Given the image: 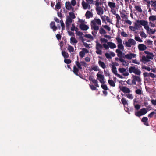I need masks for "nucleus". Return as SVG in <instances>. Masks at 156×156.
<instances>
[{
  "instance_id": "1",
  "label": "nucleus",
  "mask_w": 156,
  "mask_h": 156,
  "mask_svg": "<svg viewBox=\"0 0 156 156\" xmlns=\"http://www.w3.org/2000/svg\"><path fill=\"white\" fill-rule=\"evenodd\" d=\"M96 23L99 25H101V20L99 19H95L94 20H92L91 21V29L94 30L98 31L99 30V27L96 25Z\"/></svg>"
},
{
  "instance_id": "2",
  "label": "nucleus",
  "mask_w": 156,
  "mask_h": 156,
  "mask_svg": "<svg viewBox=\"0 0 156 156\" xmlns=\"http://www.w3.org/2000/svg\"><path fill=\"white\" fill-rule=\"evenodd\" d=\"M144 53L147 54L146 56H143L142 57V60L143 62H149L150 61V59H152L154 57V55L152 53L149 51H145Z\"/></svg>"
},
{
  "instance_id": "3",
  "label": "nucleus",
  "mask_w": 156,
  "mask_h": 156,
  "mask_svg": "<svg viewBox=\"0 0 156 156\" xmlns=\"http://www.w3.org/2000/svg\"><path fill=\"white\" fill-rule=\"evenodd\" d=\"M132 79L133 85H136V81L139 83L141 81L140 77L134 75L132 76Z\"/></svg>"
},
{
  "instance_id": "4",
  "label": "nucleus",
  "mask_w": 156,
  "mask_h": 156,
  "mask_svg": "<svg viewBox=\"0 0 156 156\" xmlns=\"http://www.w3.org/2000/svg\"><path fill=\"white\" fill-rule=\"evenodd\" d=\"M97 76L98 78V79L101 83L104 84L105 83V81L104 80V77L103 75L98 73L97 74Z\"/></svg>"
},
{
  "instance_id": "5",
  "label": "nucleus",
  "mask_w": 156,
  "mask_h": 156,
  "mask_svg": "<svg viewBox=\"0 0 156 156\" xmlns=\"http://www.w3.org/2000/svg\"><path fill=\"white\" fill-rule=\"evenodd\" d=\"M118 70L120 73H122L123 75L125 76H127L129 75L128 72L126 71V69L124 68H119Z\"/></svg>"
},
{
  "instance_id": "6",
  "label": "nucleus",
  "mask_w": 156,
  "mask_h": 156,
  "mask_svg": "<svg viewBox=\"0 0 156 156\" xmlns=\"http://www.w3.org/2000/svg\"><path fill=\"white\" fill-rule=\"evenodd\" d=\"M136 56V54L130 53L129 54L124 55L123 56V58H126L129 59H131L133 57L135 58Z\"/></svg>"
},
{
  "instance_id": "7",
  "label": "nucleus",
  "mask_w": 156,
  "mask_h": 156,
  "mask_svg": "<svg viewBox=\"0 0 156 156\" xmlns=\"http://www.w3.org/2000/svg\"><path fill=\"white\" fill-rule=\"evenodd\" d=\"M120 90L125 93H130L131 91L130 89L125 86H122L120 87Z\"/></svg>"
},
{
  "instance_id": "8",
  "label": "nucleus",
  "mask_w": 156,
  "mask_h": 156,
  "mask_svg": "<svg viewBox=\"0 0 156 156\" xmlns=\"http://www.w3.org/2000/svg\"><path fill=\"white\" fill-rule=\"evenodd\" d=\"M96 10L97 13L99 15H102L104 13L103 9L101 7H96Z\"/></svg>"
},
{
  "instance_id": "9",
  "label": "nucleus",
  "mask_w": 156,
  "mask_h": 156,
  "mask_svg": "<svg viewBox=\"0 0 156 156\" xmlns=\"http://www.w3.org/2000/svg\"><path fill=\"white\" fill-rule=\"evenodd\" d=\"M138 48L140 51H144L147 48L146 46L143 44H139L138 46Z\"/></svg>"
},
{
  "instance_id": "10",
  "label": "nucleus",
  "mask_w": 156,
  "mask_h": 156,
  "mask_svg": "<svg viewBox=\"0 0 156 156\" xmlns=\"http://www.w3.org/2000/svg\"><path fill=\"white\" fill-rule=\"evenodd\" d=\"M79 27L81 30L84 31L87 30L89 28L88 26L83 23H81L80 24L79 26Z\"/></svg>"
},
{
  "instance_id": "11",
  "label": "nucleus",
  "mask_w": 156,
  "mask_h": 156,
  "mask_svg": "<svg viewBox=\"0 0 156 156\" xmlns=\"http://www.w3.org/2000/svg\"><path fill=\"white\" fill-rule=\"evenodd\" d=\"M115 52L117 53V55L119 58L123 57L124 53H123L122 51H121L120 50L117 49L116 50Z\"/></svg>"
},
{
  "instance_id": "12",
  "label": "nucleus",
  "mask_w": 156,
  "mask_h": 156,
  "mask_svg": "<svg viewBox=\"0 0 156 156\" xmlns=\"http://www.w3.org/2000/svg\"><path fill=\"white\" fill-rule=\"evenodd\" d=\"M136 22L137 23H140V25L144 26L148 24V22L147 21L144 20H137Z\"/></svg>"
},
{
  "instance_id": "13",
  "label": "nucleus",
  "mask_w": 156,
  "mask_h": 156,
  "mask_svg": "<svg viewBox=\"0 0 156 156\" xmlns=\"http://www.w3.org/2000/svg\"><path fill=\"white\" fill-rule=\"evenodd\" d=\"M70 2H66L65 3V7L66 9L68 10H70L72 8Z\"/></svg>"
},
{
  "instance_id": "14",
  "label": "nucleus",
  "mask_w": 156,
  "mask_h": 156,
  "mask_svg": "<svg viewBox=\"0 0 156 156\" xmlns=\"http://www.w3.org/2000/svg\"><path fill=\"white\" fill-rule=\"evenodd\" d=\"M50 27L51 28L53 29V31H55L57 28L54 22H51V23Z\"/></svg>"
},
{
  "instance_id": "15",
  "label": "nucleus",
  "mask_w": 156,
  "mask_h": 156,
  "mask_svg": "<svg viewBox=\"0 0 156 156\" xmlns=\"http://www.w3.org/2000/svg\"><path fill=\"white\" fill-rule=\"evenodd\" d=\"M148 118L147 117H143L141 120L142 121L144 122V124L147 126H149V124L148 122Z\"/></svg>"
},
{
  "instance_id": "16",
  "label": "nucleus",
  "mask_w": 156,
  "mask_h": 156,
  "mask_svg": "<svg viewBox=\"0 0 156 156\" xmlns=\"http://www.w3.org/2000/svg\"><path fill=\"white\" fill-rule=\"evenodd\" d=\"M92 13L90 11H87L85 14V16L87 18H89L93 17Z\"/></svg>"
},
{
  "instance_id": "17",
  "label": "nucleus",
  "mask_w": 156,
  "mask_h": 156,
  "mask_svg": "<svg viewBox=\"0 0 156 156\" xmlns=\"http://www.w3.org/2000/svg\"><path fill=\"white\" fill-rule=\"evenodd\" d=\"M98 64L99 66L104 69H105V68L106 67V65L105 63L101 60L99 61Z\"/></svg>"
},
{
  "instance_id": "18",
  "label": "nucleus",
  "mask_w": 156,
  "mask_h": 156,
  "mask_svg": "<svg viewBox=\"0 0 156 156\" xmlns=\"http://www.w3.org/2000/svg\"><path fill=\"white\" fill-rule=\"evenodd\" d=\"M108 45L109 46V47L110 48L113 49L115 48L116 47V45L112 42H108L107 43Z\"/></svg>"
},
{
  "instance_id": "19",
  "label": "nucleus",
  "mask_w": 156,
  "mask_h": 156,
  "mask_svg": "<svg viewBox=\"0 0 156 156\" xmlns=\"http://www.w3.org/2000/svg\"><path fill=\"white\" fill-rule=\"evenodd\" d=\"M88 3L84 1H82V5L84 9H87V6Z\"/></svg>"
},
{
  "instance_id": "20",
  "label": "nucleus",
  "mask_w": 156,
  "mask_h": 156,
  "mask_svg": "<svg viewBox=\"0 0 156 156\" xmlns=\"http://www.w3.org/2000/svg\"><path fill=\"white\" fill-rule=\"evenodd\" d=\"M108 5L111 9L112 8H115L116 7V4L114 2H109L108 3Z\"/></svg>"
},
{
  "instance_id": "21",
  "label": "nucleus",
  "mask_w": 156,
  "mask_h": 156,
  "mask_svg": "<svg viewBox=\"0 0 156 156\" xmlns=\"http://www.w3.org/2000/svg\"><path fill=\"white\" fill-rule=\"evenodd\" d=\"M112 72L115 75L117 74L116 67L114 65L112 66Z\"/></svg>"
},
{
  "instance_id": "22",
  "label": "nucleus",
  "mask_w": 156,
  "mask_h": 156,
  "mask_svg": "<svg viewBox=\"0 0 156 156\" xmlns=\"http://www.w3.org/2000/svg\"><path fill=\"white\" fill-rule=\"evenodd\" d=\"M74 73L76 75L78 76V72H79L78 68H77L76 66H74L73 67V71Z\"/></svg>"
},
{
  "instance_id": "23",
  "label": "nucleus",
  "mask_w": 156,
  "mask_h": 156,
  "mask_svg": "<svg viewBox=\"0 0 156 156\" xmlns=\"http://www.w3.org/2000/svg\"><path fill=\"white\" fill-rule=\"evenodd\" d=\"M96 43L97 44L96 46V50L102 49L103 46L101 44L99 43L98 42H96Z\"/></svg>"
},
{
  "instance_id": "24",
  "label": "nucleus",
  "mask_w": 156,
  "mask_h": 156,
  "mask_svg": "<svg viewBox=\"0 0 156 156\" xmlns=\"http://www.w3.org/2000/svg\"><path fill=\"white\" fill-rule=\"evenodd\" d=\"M75 63L78 67V68L80 69H82V68L81 66V65L80 63L78 61V57H77V60L75 62Z\"/></svg>"
},
{
  "instance_id": "25",
  "label": "nucleus",
  "mask_w": 156,
  "mask_h": 156,
  "mask_svg": "<svg viewBox=\"0 0 156 156\" xmlns=\"http://www.w3.org/2000/svg\"><path fill=\"white\" fill-rule=\"evenodd\" d=\"M62 55L65 59L69 57V55L68 53L65 51H62Z\"/></svg>"
},
{
  "instance_id": "26",
  "label": "nucleus",
  "mask_w": 156,
  "mask_h": 156,
  "mask_svg": "<svg viewBox=\"0 0 156 156\" xmlns=\"http://www.w3.org/2000/svg\"><path fill=\"white\" fill-rule=\"evenodd\" d=\"M108 82L109 84L112 87H115V83L112 80H109Z\"/></svg>"
},
{
  "instance_id": "27",
  "label": "nucleus",
  "mask_w": 156,
  "mask_h": 156,
  "mask_svg": "<svg viewBox=\"0 0 156 156\" xmlns=\"http://www.w3.org/2000/svg\"><path fill=\"white\" fill-rule=\"evenodd\" d=\"M134 73L137 75L140 76L141 74V71L138 68H136Z\"/></svg>"
},
{
  "instance_id": "28",
  "label": "nucleus",
  "mask_w": 156,
  "mask_h": 156,
  "mask_svg": "<svg viewBox=\"0 0 156 156\" xmlns=\"http://www.w3.org/2000/svg\"><path fill=\"white\" fill-rule=\"evenodd\" d=\"M91 69L95 71H99V69L97 66H91Z\"/></svg>"
},
{
  "instance_id": "29",
  "label": "nucleus",
  "mask_w": 156,
  "mask_h": 156,
  "mask_svg": "<svg viewBox=\"0 0 156 156\" xmlns=\"http://www.w3.org/2000/svg\"><path fill=\"white\" fill-rule=\"evenodd\" d=\"M149 20L150 21H154L156 20V16L152 15L149 17Z\"/></svg>"
},
{
  "instance_id": "30",
  "label": "nucleus",
  "mask_w": 156,
  "mask_h": 156,
  "mask_svg": "<svg viewBox=\"0 0 156 156\" xmlns=\"http://www.w3.org/2000/svg\"><path fill=\"white\" fill-rule=\"evenodd\" d=\"M70 42L71 43H74L76 44L77 43L78 41L74 37H71L70 38Z\"/></svg>"
},
{
  "instance_id": "31",
  "label": "nucleus",
  "mask_w": 156,
  "mask_h": 156,
  "mask_svg": "<svg viewBox=\"0 0 156 156\" xmlns=\"http://www.w3.org/2000/svg\"><path fill=\"white\" fill-rule=\"evenodd\" d=\"M68 49L69 52H73L74 51V48L70 45L68 46Z\"/></svg>"
},
{
  "instance_id": "32",
  "label": "nucleus",
  "mask_w": 156,
  "mask_h": 156,
  "mask_svg": "<svg viewBox=\"0 0 156 156\" xmlns=\"http://www.w3.org/2000/svg\"><path fill=\"white\" fill-rule=\"evenodd\" d=\"M99 33L101 35L105 34H106V32L103 28L101 27L99 30Z\"/></svg>"
},
{
  "instance_id": "33",
  "label": "nucleus",
  "mask_w": 156,
  "mask_h": 156,
  "mask_svg": "<svg viewBox=\"0 0 156 156\" xmlns=\"http://www.w3.org/2000/svg\"><path fill=\"white\" fill-rule=\"evenodd\" d=\"M140 111L142 114V115L145 114L147 112L146 109L145 108H143L141 109Z\"/></svg>"
},
{
  "instance_id": "34",
  "label": "nucleus",
  "mask_w": 156,
  "mask_h": 156,
  "mask_svg": "<svg viewBox=\"0 0 156 156\" xmlns=\"http://www.w3.org/2000/svg\"><path fill=\"white\" fill-rule=\"evenodd\" d=\"M113 14H115V16H116V22L117 23H119V22L120 20L121 19V18L120 16H119V15L118 14H116L115 13H113Z\"/></svg>"
},
{
  "instance_id": "35",
  "label": "nucleus",
  "mask_w": 156,
  "mask_h": 156,
  "mask_svg": "<svg viewBox=\"0 0 156 156\" xmlns=\"http://www.w3.org/2000/svg\"><path fill=\"white\" fill-rule=\"evenodd\" d=\"M55 8L58 10L60 9L61 8V2L58 1V2L56 3L55 5Z\"/></svg>"
},
{
  "instance_id": "36",
  "label": "nucleus",
  "mask_w": 156,
  "mask_h": 156,
  "mask_svg": "<svg viewBox=\"0 0 156 156\" xmlns=\"http://www.w3.org/2000/svg\"><path fill=\"white\" fill-rule=\"evenodd\" d=\"M145 42L146 44H147V45H152L153 44V41H151L150 40L148 39L147 40L145 41Z\"/></svg>"
},
{
  "instance_id": "37",
  "label": "nucleus",
  "mask_w": 156,
  "mask_h": 156,
  "mask_svg": "<svg viewBox=\"0 0 156 156\" xmlns=\"http://www.w3.org/2000/svg\"><path fill=\"white\" fill-rule=\"evenodd\" d=\"M121 101H122V104L124 105L128 104L127 101L124 98H122V99H121Z\"/></svg>"
},
{
  "instance_id": "38",
  "label": "nucleus",
  "mask_w": 156,
  "mask_h": 156,
  "mask_svg": "<svg viewBox=\"0 0 156 156\" xmlns=\"http://www.w3.org/2000/svg\"><path fill=\"white\" fill-rule=\"evenodd\" d=\"M136 67L134 66H130L129 69V72L130 73H132L133 72L134 73Z\"/></svg>"
},
{
  "instance_id": "39",
  "label": "nucleus",
  "mask_w": 156,
  "mask_h": 156,
  "mask_svg": "<svg viewBox=\"0 0 156 156\" xmlns=\"http://www.w3.org/2000/svg\"><path fill=\"white\" fill-rule=\"evenodd\" d=\"M84 37L87 38L91 39L92 40L94 39L93 37L90 34H86L84 36Z\"/></svg>"
},
{
  "instance_id": "40",
  "label": "nucleus",
  "mask_w": 156,
  "mask_h": 156,
  "mask_svg": "<svg viewBox=\"0 0 156 156\" xmlns=\"http://www.w3.org/2000/svg\"><path fill=\"white\" fill-rule=\"evenodd\" d=\"M135 8L136 10L140 13L141 12H142V9L139 6H135Z\"/></svg>"
},
{
  "instance_id": "41",
  "label": "nucleus",
  "mask_w": 156,
  "mask_h": 156,
  "mask_svg": "<svg viewBox=\"0 0 156 156\" xmlns=\"http://www.w3.org/2000/svg\"><path fill=\"white\" fill-rule=\"evenodd\" d=\"M92 82L94 84L95 86L98 87H99V86L98 84V81L97 80L94 79Z\"/></svg>"
},
{
  "instance_id": "42",
  "label": "nucleus",
  "mask_w": 156,
  "mask_h": 156,
  "mask_svg": "<svg viewBox=\"0 0 156 156\" xmlns=\"http://www.w3.org/2000/svg\"><path fill=\"white\" fill-rule=\"evenodd\" d=\"M151 2L152 3L151 6L154 8V10L156 9V0H154V1H151Z\"/></svg>"
},
{
  "instance_id": "43",
  "label": "nucleus",
  "mask_w": 156,
  "mask_h": 156,
  "mask_svg": "<svg viewBox=\"0 0 156 156\" xmlns=\"http://www.w3.org/2000/svg\"><path fill=\"white\" fill-rule=\"evenodd\" d=\"M129 40L131 45H135L136 44V41L134 39H130Z\"/></svg>"
},
{
  "instance_id": "44",
  "label": "nucleus",
  "mask_w": 156,
  "mask_h": 156,
  "mask_svg": "<svg viewBox=\"0 0 156 156\" xmlns=\"http://www.w3.org/2000/svg\"><path fill=\"white\" fill-rule=\"evenodd\" d=\"M135 92L136 94L139 95H140L142 94V90L140 89H137L135 90Z\"/></svg>"
},
{
  "instance_id": "45",
  "label": "nucleus",
  "mask_w": 156,
  "mask_h": 156,
  "mask_svg": "<svg viewBox=\"0 0 156 156\" xmlns=\"http://www.w3.org/2000/svg\"><path fill=\"white\" fill-rule=\"evenodd\" d=\"M72 22V19L69 16H68L66 20V23H71Z\"/></svg>"
},
{
  "instance_id": "46",
  "label": "nucleus",
  "mask_w": 156,
  "mask_h": 156,
  "mask_svg": "<svg viewBox=\"0 0 156 156\" xmlns=\"http://www.w3.org/2000/svg\"><path fill=\"white\" fill-rule=\"evenodd\" d=\"M135 39L137 41H138L140 42H143V41L142 39H141L140 37L139 36H136L135 37Z\"/></svg>"
},
{
  "instance_id": "47",
  "label": "nucleus",
  "mask_w": 156,
  "mask_h": 156,
  "mask_svg": "<svg viewBox=\"0 0 156 156\" xmlns=\"http://www.w3.org/2000/svg\"><path fill=\"white\" fill-rule=\"evenodd\" d=\"M69 17L72 19H74L76 17L74 13L72 12H70L69 13Z\"/></svg>"
},
{
  "instance_id": "48",
  "label": "nucleus",
  "mask_w": 156,
  "mask_h": 156,
  "mask_svg": "<svg viewBox=\"0 0 156 156\" xmlns=\"http://www.w3.org/2000/svg\"><path fill=\"white\" fill-rule=\"evenodd\" d=\"M94 2H95V5L96 7H98L99 5H101V4L100 2H99V0H96V1Z\"/></svg>"
},
{
  "instance_id": "49",
  "label": "nucleus",
  "mask_w": 156,
  "mask_h": 156,
  "mask_svg": "<svg viewBox=\"0 0 156 156\" xmlns=\"http://www.w3.org/2000/svg\"><path fill=\"white\" fill-rule=\"evenodd\" d=\"M134 26L136 30H138L139 29H140L141 27V26H140V24H138L136 23H135Z\"/></svg>"
},
{
  "instance_id": "50",
  "label": "nucleus",
  "mask_w": 156,
  "mask_h": 156,
  "mask_svg": "<svg viewBox=\"0 0 156 156\" xmlns=\"http://www.w3.org/2000/svg\"><path fill=\"white\" fill-rule=\"evenodd\" d=\"M64 62L65 63L69 64L71 63L72 61L70 59L65 58L64 60Z\"/></svg>"
},
{
  "instance_id": "51",
  "label": "nucleus",
  "mask_w": 156,
  "mask_h": 156,
  "mask_svg": "<svg viewBox=\"0 0 156 156\" xmlns=\"http://www.w3.org/2000/svg\"><path fill=\"white\" fill-rule=\"evenodd\" d=\"M126 97L129 99H132L133 98V97L132 95V94L129 93H128L126 94Z\"/></svg>"
},
{
  "instance_id": "52",
  "label": "nucleus",
  "mask_w": 156,
  "mask_h": 156,
  "mask_svg": "<svg viewBox=\"0 0 156 156\" xmlns=\"http://www.w3.org/2000/svg\"><path fill=\"white\" fill-rule=\"evenodd\" d=\"M122 60L123 61H122L121 62L122 63V65L123 66H128L129 65V63L127 62L125 60H124L123 58H122Z\"/></svg>"
},
{
  "instance_id": "53",
  "label": "nucleus",
  "mask_w": 156,
  "mask_h": 156,
  "mask_svg": "<svg viewBox=\"0 0 156 156\" xmlns=\"http://www.w3.org/2000/svg\"><path fill=\"white\" fill-rule=\"evenodd\" d=\"M120 14L121 17L122 19H127V15L121 12H120Z\"/></svg>"
},
{
  "instance_id": "54",
  "label": "nucleus",
  "mask_w": 156,
  "mask_h": 156,
  "mask_svg": "<svg viewBox=\"0 0 156 156\" xmlns=\"http://www.w3.org/2000/svg\"><path fill=\"white\" fill-rule=\"evenodd\" d=\"M101 88L105 90H107L108 89V87L106 84H102L101 85Z\"/></svg>"
},
{
  "instance_id": "55",
  "label": "nucleus",
  "mask_w": 156,
  "mask_h": 156,
  "mask_svg": "<svg viewBox=\"0 0 156 156\" xmlns=\"http://www.w3.org/2000/svg\"><path fill=\"white\" fill-rule=\"evenodd\" d=\"M144 1H145L146 2H147V4H148V5H147L148 7H149L150 6V4L151 5L152 4V2H151V1H154L151 0V1H150V0H144Z\"/></svg>"
},
{
  "instance_id": "56",
  "label": "nucleus",
  "mask_w": 156,
  "mask_h": 156,
  "mask_svg": "<svg viewBox=\"0 0 156 156\" xmlns=\"http://www.w3.org/2000/svg\"><path fill=\"white\" fill-rule=\"evenodd\" d=\"M118 47L119 48L122 50L124 49V46L122 44H119L118 45Z\"/></svg>"
},
{
  "instance_id": "57",
  "label": "nucleus",
  "mask_w": 156,
  "mask_h": 156,
  "mask_svg": "<svg viewBox=\"0 0 156 156\" xmlns=\"http://www.w3.org/2000/svg\"><path fill=\"white\" fill-rule=\"evenodd\" d=\"M85 55L84 52H83L82 51L79 52V55L82 58H83L84 56Z\"/></svg>"
},
{
  "instance_id": "58",
  "label": "nucleus",
  "mask_w": 156,
  "mask_h": 156,
  "mask_svg": "<svg viewBox=\"0 0 156 156\" xmlns=\"http://www.w3.org/2000/svg\"><path fill=\"white\" fill-rule=\"evenodd\" d=\"M104 72L105 76H110V73L107 70H105Z\"/></svg>"
},
{
  "instance_id": "59",
  "label": "nucleus",
  "mask_w": 156,
  "mask_h": 156,
  "mask_svg": "<svg viewBox=\"0 0 156 156\" xmlns=\"http://www.w3.org/2000/svg\"><path fill=\"white\" fill-rule=\"evenodd\" d=\"M125 45L126 46L128 47H130L131 46L129 40H128V41L125 42Z\"/></svg>"
},
{
  "instance_id": "60",
  "label": "nucleus",
  "mask_w": 156,
  "mask_h": 156,
  "mask_svg": "<svg viewBox=\"0 0 156 156\" xmlns=\"http://www.w3.org/2000/svg\"><path fill=\"white\" fill-rule=\"evenodd\" d=\"M140 35L142 37H143L144 38H145L147 37V35L143 31L141 32L140 34Z\"/></svg>"
},
{
  "instance_id": "61",
  "label": "nucleus",
  "mask_w": 156,
  "mask_h": 156,
  "mask_svg": "<svg viewBox=\"0 0 156 156\" xmlns=\"http://www.w3.org/2000/svg\"><path fill=\"white\" fill-rule=\"evenodd\" d=\"M116 39L119 44H122V40L121 38L119 37H116Z\"/></svg>"
},
{
  "instance_id": "62",
  "label": "nucleus",
  "mask_w": 156,
  "mask_h": 156,
  "mask_svg": "<svg viewBox=\"0 0 156 156\" xmlns=\"http://www.w3.org/2000/svg\"><path fill=\"white\" fill-rule=\"evenodd\" d=\"M144 28L147 30V32L148 33H149V31H150V28H149V26H148V25H146L145 26H144Z\"/></svg>"
},
{
  "instance_id": "63",
  "label": "nucleus",
  "mask_w": 156,
  "mask_h": 156,
  "mask_svg": "<svg viewBox=\"0 0 156 156\" xmlns=\"http://www.w3.org/2000/svg\"><path fill=\"white\" fill-rule=\"evenodd\" d=\"M70 4L72 6H74L76 4V0H71Z\"/></svg>"
},
{
  "instance_id": "64",
  "label": "nucleus",
  "mask_w": 156,
  "mask_h": 156,
  "mask_svg": "<svg viewBox=\"0 0 156 156\" xmlns=\"http://www.w3.org/2000/svg\"><path fill=\"white\" fill-rule=\"evenodd\" d=\"M135 115L138 117H140L142 115V114L140 112V111H138L135 113Z\"/></svg>"
}]
</instances>
